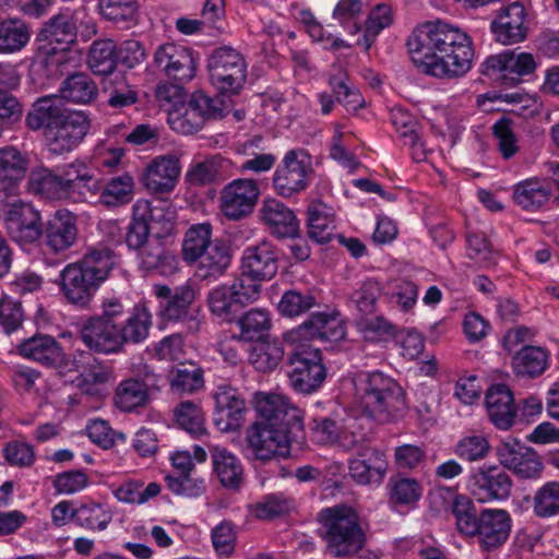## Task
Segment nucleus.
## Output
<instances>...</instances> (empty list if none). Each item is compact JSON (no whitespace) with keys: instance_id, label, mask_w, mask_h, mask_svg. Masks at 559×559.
Listing matches in <instances>:
<instances>
[{"instance_id":"f257e3e1","label":"nucleus","mask_w":559,"mask_h":559,"mask_svg":"<svg viewBox=\"0 0 559 559\" xmlns=\"http://www.w3.org/2000/svg\"><path fill=\"white\" fill-rule=\"evenodd\" d=\"M407 47L418 70L437 79L464 76L475 58L471 36L459 26L439 19L417 25Z\"/></svg>"},{"instance_id":"f03ea898","label":"nucleus","mask_w":559,"mask_h":559,"mask_svg":"<svg viewBox=\"0 0 559 559\" xmlns=\"http://www.w3.org/2000/svg\"><path fill=\"white\" fill-rule=\"evenodd\" d=\"M28 188L47 200L82 202L95 194L98 180L86 164L74 160L56 169L34 168L28 177Z\"/></svg>"},{"instance_id":"7ed1b4c3","label":"nucleus","mask_w":559,"mask_h":559,"mask_svg":"<svg viewBox=\"0 0 559 559\" xmlns=\"http://www.w3.org/2000/svg\"><path fill=\"white\" fill-rule=\"evenodd\" d=\"M355 395L364 415L380 424L394 423L406 414L405 392L392 377L360 372L354 377Z\"/></svg>"},{"instance_id":"20e7f679","label":"nucleus","mask_w":559,"mask_h":559,"mask_svg":"<svg viewBox=\"0 0 559 559\" xmlns=\"http://www.w3.org/2000/svg\"><path fill=\"white\" fill-rule=\"evenodd\" d=\"M124 316V307L117 298L105 299L102 313L90 317L80 330L82 342L91 350L110 355L122 353L119 321Z\"/></svg>"},{"instance_id":"39448f33","label":"nucleus","mask_w":559,"mask_h":559,"mask_svg":"<svg viewBox=\"0 0 559 559\" xmlns=\"http://www.w3.org/2000/svg\"><path fill=\"white\" fill-rule=\"evenodd\" d=\"M287 358L286 374L292 389L301 394H312L326 379L322 353L309 344H295Z\"/></svg>"},{"instance_id":"423d86ee","label":"nucleus","mask_w":559,"mask_h":559,"mask_svg":"<svg viewBox=\"0 0 559 559\" xmlns=\"http://www.w3.org/2000/svg\"><path fill=\"white\" fill-rule=\"evenodd\" d=\"M305 436L295 437L289 430L276 428L267 421H254L246 431L247 448L259 461H270L275 457H287L293 443L301 445Z\"/></svg>"},{"instance_id":"0eeeda50","label":"nucleus","mask_w":559,"mask_h":559,"mask_svg":"<svg viewBox=\"0 0 559 559\" xmlns=\"http://www.w3.org/2000/svg\"><path fill=\"white\" fill-rule=\"evenodd\" d=\"M162 389V377L150 366L143 365L133 377L118 383L114 404L126 413H140L146 408Z\"/></svg>"},{"instance_id":"6e6552de","label":"nucleus","mask_w":559,"mask_h":559,"mask_svg":"<svg viewBox=\"0 0 559 559\" xmlns=\"http://www.w3.org/2000/svg\"><path fill=\"white\" fill-rule=\"evenodd\" d=\"M225 116V105L219 98H212L202 91L191 94L180 109L168 115L170 128L181 134L198 132L206 120L219 119Z\"/></svg>"},{"instance_id":"1a4fd4ad","label":"nucleus","mask_w":559,"mask_h":559,"mask_svg":"<svg viewBox=\"0 0 559 559\" xmlns=\"http://www.w3.org/2000/svg\"><path fill=\"white\" fill-rule=\"evenodd\" d=\"M211 83L221 92L238 94L247 80L243 56L233 47L216 48L209 59Z\"/></svg>"},{"instance_id":"9d476101","label":"nucleus","mask_w":559,"mask_h":559,"mask_svg":"<svg viewBox=\"0 0 559 559\" xmlns=\"http://www.w3.org/2000/svg\"><path fill=\"white\" fill-rule=\"evenodd\" d=\"M313 173L311 156L304 148L288 151L273 175V187L278 195L292 198L309 186Z\"/></svg>"},{"instance_id":"9b49d317","label":"nucleus","mask_w":559,"mask_h":559,"mask_svg":"<svg viewBox=\"0 0 559 559\" xmlns=\"http://www.w3.org/2000/svg\"><path fill=\"white\" fill-rule=\"evenodd\" d=\"M254 408L260 417L258 421H267L276 428L287 429L295 437L305 436L304 412L285 395L257 392Z\"/></svg>"},{"instance_id":"f8f14e48","label":"nucleus","mask_w":559,"mask_h":559,"mask_svg":"<svg viewBox=\"0 0 559 559\" xmlns=\"http://www.w3.org/2000/svg\"><path fill=\"white\" fill-rule=\"evenodd\" d=\"M346 326L336 310L313 312L298 326L284 333L286 343L306 344L308 341L322 340L337 342L345 337Z\"/></svg>"},{"instance_id":"ddd939ff","label":"nucleus","mask_w":559,"mask_h":559,"mask_svg":"<svg viewBox=\"0 0 559 559\" xmlns=\"http://www.w3.org/2000/svg\"><path fill=\"white\" fill-rule=\"evenodd\" d=\"M4 225L8 236L21 247L36 243L44 235L41 214L28 202L16 201L9 204Z\"/></svg>"},{"instance_id":"4468645a","label":"nucleus","mask_w":559,"mask_h":559,"mask_svg":"<svg viewBox=\"0 0 559 559\" xmlns=\"http://www.w3.org/2000/svg\"><path fill=\"white\" fill-rule=\"evenodd\" d=\"M259 195L260 189L254 179H234L221 191L219 210L229 221H241L253 212Z\"/></svg>"},{"instance_id":"2eb2a0df","label":"nucleus","mask_w":559,"mask_h":559,"mask_svg":"<svg viewBox=\"0 0 559 559\" xmlns=\"http://www.w3.org/2000/svg\"><path fill=\"white\" fill-rule=\"evenodd\" d=\"M154 62L168 79L185 84L195 76L198 56L191 48L168 43L156 49Z\"/></svg>"},{"instance_id":"dca6fc26","label":"nucleus","mask_w":559,"mask_h":559,"mask_svg":"<svg viewBox=\"0 0 559 559\" xmlns=\"http://www.w3.org/2000/svg\"><path fill=\"white\" fill-rule=\"evenodd\" d=\"M90 129V119L79 110H69L50 132H45L48 151L53 155H63L76 148Z\"/></svg>"},{"instance_id":"f3484780","label":"nucleus","mask_w":559,"mask_h":559,"mask_svg":"<svg viewBox=\"0 0 559 559\" xmlns=\"http://www.w3.org/2000/svg\"><path fill=\"white\" fill-rule=\"evenodd\" d=\"M152 296L157 301V317L165 322H178L188 317L197 294L188 283L175 288L166 284H154Z\"/></svg>"},{"instance_id":"a211bd4d","label":"nucleus","mask_w":559,"mask_h":559,"mask_svg":"<svg viewBox=\"0 0 559 559\" xmlns=\"http://www.w3.org/2000/svg\"><path fill=\"white\" fill-rule=\"evenodd\" d=\"M213 397L216 427L223 432L237 431L243 424L247 411L245 396L230 384H221Z\"/></svg>"},{"instance_id":"6ab92c4d","label":"nucleus","mask_w":559,"mask_h":559,"mask_svg":"<svg viewBox=\"0 0 559 559\" xmlns=\"http://www.w3.org/2000/svg\"><path fill=\"white\" fill-rule=\"evenodd\" d=\"M500 463L521 478L539 476L543 463L531 448L513 438H507L497 448Z\"/></svg>"},{"instance_id":"aec40b11","label":"nucleus","mask_w":559,"mask_h":559,"mask_svg":"<svg viewBox=\"0 0 559 559\" xmlns=\"http://www.w3.org/2000/svg\"><path fill=\"white\" fill-rule=\"evenodd\" d=\"M510 476L498 466L480 467L468 477L467 488L480 502L502 500L510 496Z\"/></svg>"},{"instance_id":"412c9836","label":"nucleus","mask_w":559,"mask_h":559,"mask_svg":"<svg viewBox=\"0 0 559 559\" xmlns=\"http://www.w3.org/2000/svg\"><path fill=\"white\" fill-rule=\"evenodd\" d=\"M483 67L485 75L499 73L502 80L515 84L520 82L522 75L534 72L536 62L530 52L507 49L501 53L488 57Z\"/></svg>"},{"instance_id":"4be33fe9","label":"nucleus","mask_w":559,"mask_h":559,"mask_svg":"<svg viewBox=\"0 0 559 559\" xmlns=\"http://www.w3.org/2000/svg\"><path fill=\"white\" fill-rule=\"evenodd\" d=\"M60 292L66 300L79 308H87L100 286L78 264L70 263L60 272Z\"/></svg>"},{"instance_id":"5701e85b","label":"nucleus","mask_w":559,"mask_h":559,"mask_svg":"<svg viewBox=\"0 0 559 559\" xmlns=\"http://www.w3.org/2000/svg\"><path fill=\"white\" fill-rule=\"evenodd\" d=\"M241 270L245 276L260 281L272 280L278 270V252L273 243L262 240L242 252Z\"/></svg>"},{"instance_id":"b1692460","label":"nucleus","mask_w":559,"mask_h":559,"mask_svg":"<svg viewBox=\"0 0 559 559\" xmlns=\"http://www.w3.org/2000/svg\"><path fill=\"white\" fill-rule=\"evenodd\" d=\"M488 417L493 426L501 430H508L514 425L516 406L512 391L502 383L488 388L485 397Z\"/></svg>"},{"instance_id":"393cba45","label":"nucleus","mask_w":559,"mask_h":559,"mask_svg":"<svg viewBox=\"0 0 559 559\" xmlns=\"http://www.w3.org/2000/svg\"><path fill=\"white\" fill-rule=\"evenodd\" d=\"M260 218L270 234L277 238H294L299 234V222L294 212L276 199L265 200Z\"/></svg>"},{"instance_id":"a878e982","label":"nucleus","mask_w":559,"mask_h":559,"mask_svg":"<svg viewBox=\"0 0 559 559\" xmlns=\"http://www.w3.org/2000/svg\"><path fill=\"white\" fill-rule=\"evenodd\" d=\"M162 207L153 206L148 200L140 199L132 207V218L127 227L126 243L130 250L141 248L154 238L150 237L151 223L159 218Z\"/></svg>"},{"instance_id":"bb28decb","label":"nucleus","mask_w":559,"mask_h":559,"mask_svg":"<svg viewBox=\"0 0 559 559\" xmlns=\"http://www.w3.org/2000/svg\"><path fill=\"white\" fill-rule=\"evenodd\" d=\"M180 174L179 159L174 155L158 156L145 168L142 182L154 193L170 192Z\"/></svg>"},{"instance_id":"cd10ccee","label":"nucleus","mask_w":559,"mask_h":559,"mask_svg":"<svg viewBox=\"0 0 559 559\" xmlns=\"http://www.w3.org/2000/svg\"><path fill=\"white\" fill-rule=\"evenodd\" d=\"M47 247L55 253L71 248L78 239V225L75 216L67 211L59 210L44 227Z\"/></svg>"},{"instance_id":"c85d7f7f","label":"nucleus","mask_w":559,"mask_h":559,"mask_svg":"<svg viewBox=\"0 0 559 559\" xmlns=\"http://www.w3.org/2000/svg\"><path fill=\"white\" fill-rule=\"evenodd\" d=\"M354 451L357 457L349 461L350 476L361 485L380 483L386 471L384 452L372 447Z\"/></svg>"},{"instance_id":"c756f323","label":"nucleus","mask_w":559,"mask_h":559,"mask_svg":"<svg viewBox=\"0 0 559 559\" xmlns=\"http://www.w3.org/2000/svg\"><path fill=\"white\" fill-rule=\"evenodd\" d=\"M526 11L519 2L502 10L491 23V31L498 41L510 45L523 40L526 36Z\"/></svg>"},{"instance_id":"7c9ffc66","label":"nucleus","mask_w":559,"mask_h":559,"mask_svg":"<svg viewBox=\"0 0 559 559\" xmlns=\"http://www.w3.org/2000/svg\"><path fill=\"white\" fill-rule=\"evenodd\" d=\"M451 511L456 524H510L511 518L503 509H483L478 512L473 500L466 495L454 496Z\"/></svg>"},{"instance_id":"2f4dec72","label":"nucleus","mask_w":559,"mask_h":559,"mask_svg":"<svg viewBox=\"0 0 559 559\" xmlns=\"http://www.w3.org/2000/svg\"><path fill=\"white\" fill-rule=\"evenodd\" d=\"M27 158L14 146L0 148V192L16 195L27 170Z\"/></svg>"},{"instance_id":"473e14b6","label":"nucleus","mask_w":559,"mask_h":559,"mask_svg":"<svg viewBox=\"0 0 559 559\" xmlns=\"http://www.w3.org/2000/svg\"><path fill=\"white\" fill-rule=\"evenodd\" d=\"M81 13V11L69 8L60 10L44 24L41 36L49 44L61 45L60 50L66 51L76 40Z\"/></svg>"},{"instance_id":"72a5a7b5","label":"nucleus","mask_w":559,"mask_h":559,"mask_svg":"<svg viewBox=\"0 0 559 559\" xmlns=\"http://www.w3.org/2000/svg\"><path fill=\"white\" fill-rule=\"evenodd\" d=\"M69 110L62 107L61 99L57 96H44L38 98L27 111L25 124L32 131L45 129L50 132Z\"/></svg>"},{"instance_id":"f704fd0d","label":"nucleus","mask_w":559,"mask_h":559,"mask_svg":"<svg viewBox=\"0 0 559 559\" xmlns=\"http://www.w3.org/2000/svg\"><path fill=\"white\" fill-rule=\"evenodd\" d=\"M17 349L23 357L47 367H61L64 360L60 344L47 334H36L23 341Z\"/></svg>"},{"instance_id":"c9c22d12","label":"nucleus","mask_w":559,"mask_h":559,"mask_svg":"<svg viewBox=\"0 0 559 559\" xmlns=\"http://www.w3.org/2000/svg\"><path fill=\"white\" fill-rule=\"evenodd\" d=\"M213 474L219 484L230 490L238 489L243 481V466L238 456L224 447L210 449Z\"/></svg>"},{"instance_id":"e433bc0d","label":"nucleus","mask_w":559,"mask_h":559,"mask_svg":"<svg viewBox=\"0 0 559 559\" xmlns=\"http://www.w3.org/2000/svg\"><path fill=\"white\" fill-rule=\"evenodd\" d=\"M320 535L326 542L328 550L336 556H350L365 545L366 534L361 526H326Z\"/></svg>"},{"instance_id":"4c0bfd02","label":"nucleus","mask_w":559,"mask_h":559,"mask_svg":"<svg viewBox=\"0 0 559 559\" xmlns=\"http://www.w3.org/2000/svg\"><path fill=\"white\" fill-rule=\"evenodd\" d=\"M551 198V187L544 179L533 177L513 186L512 200L520 209L535 213L540 211Z\"/></svg>"},{"instance_id":"58836bf2","label":"nucleus","mask_w":559,"mask_h":559,"mask_svg":"<svg viewBox=\"0 0 559 559\" xmlns=\"http://www.w3.org/2000/svg\"><path fill=\"white\" fill-rule=\"evenodd\" d=\"M152 326V313L147 301L143 300L134 305L127 319H120L119 331L122 349L127 344H140L144 342Z\"/></svg>"},{"instance_id":"ea45409f","label":"nucleus","mask_w":559,"mask_h":559,"mask_svg":"<svg viewBox=\"0 0 559 559\" xmlns=\"http://www.w3.org/2000/svg\"><path fill=\"white\" fill-rule=\"evenodd\" d=\"M307 234L317 243H326L336 229L333 210L323 202L316 201L307 209Z\"/></svg>"},{"instance_id":"a19ab883","label":"nucleus","mask_w":559,"mask_h":559,"mask_svg":"<svg viewBox=\"0 0 559 559\" xmlns=\"http://www.w3.org/2000/svg\"><path fill=\"white\" fill-rule=\"evenodd\" d=\"M230 261L229 248L221 240H214L213 245L198 258L197 275L201 280H217L226 272Z\"/></svg>"},{"instance_id":"79ce46f5","label":"nucleus","mask_w":559,"mask_h":559,"mask_svg":"<svg viewBox=\"0 0 559 559\" xmlns=\"http://www.w3.org/2000/svg\"><path fill=\"white\" fill-rule=\"evenodd\" d=\"M134 251L143 271L165 274L175 269L176 257L156 238Z\"/></svg>"},{"instance_id":"37998d69","label":"nucleus","mask_w":559,"mask_h":559,"mask_svg":"<svg viewBox=\"0 0 559 559\" xmlns=\"http://www.w3.org/2000/svg\"><path fill=\"white\" fill-rule=\"evenodd\" d=\"M170 390L175 394H192L204 385L203 369L194 364H179L167 374Z\"/></svg>"},{"instance_id":"c03bdc74","label":"nucleus","mask_w":559,"mask_h":559,"mask_svg":"<svg viewBox=\"0 0 559 559\" xmlns=\"http://www.w3.org/2000/svg\"><path fill=\"white\" fill-rule=\"evenodd\" d=\"M284 347L276 338H261L249 352V362L262 372L274 370L284 357Z\"/></svg>"},{"instance_id":"a18cd8bd","label":"nucleus","mask_w":559,"mask_h":559,"mask_svg":"<svg viewBox=\"0 0 559 559\" xmlns=\"http://www.w3.org/2000/svg\"><path fill=\"white\" fill-rule=\"evenodd\" d=\"M31 39L28 24L21 19H5L0 22V53L21 51Z\"/></svg>"},{"instance_id":"49530a36","label":"nucleus","mask_w":559,"mask_h":559,"mask_svg":"<svg viewBox=\"0 0 559 559\" xmlns=\"http://www.w3.org/2000/svg\"><path fill=\"white\" fill-rule=\"evenodd\" d=\"M512 367L516 376L536 378L548 367V353L538 346H524L513 356Z\"/></svg>"},{"instance_id":"de8ad7c7","label":"nucleus","mask_w":559,"mask_h":559,"mask_svg":"<svg viewBox=\"0 0 559 559\" xmlns=\"http://www.w3.org/2000/svg\"><path fill=\"white\" fill-rule=\"evenodd\" d=\"M102 16L117 27L129 29L138 23V2L135 0H99Z\"/></svg>"},{"instance_id":"09e8293b","label":"nucleus","mask_w":559,"mask_h":559,"mask_svg":"<svg viewBox=\"0 0 559 559\" xmlns=\"http://www.w3.org/2000/svg\"><path fill=\"white\" fill-rule=\"evenodd\" d=\"M206 300L212 314L226 322H231L242 308L229 284H222L211 289Z\"/></svg>"},{"instance_id":"8fccbe9b","label":"nucleus","mask_w":559,"mask_h":559,"mask_svg":"<svg viewBox=\"0 0 559 559\" xmlns=\"http://www.w3.org/2000/svg\"><path fill=\"white\" fill-rule=\"evenodd\" d=\"M212 225L194 224L188 228L182 241V258L186 262H197L198 258L213 245Z\"/></svg>"},{"instance_id":"3c124183","label":"nucleus","mask_w":559,"mask_h":559,"mask_svg":"<svg viewBox=\"0 0 559 559\" xmlns=\"http://www.w3.org/2000/svg\"><path fill=\"white\" fill-rule=\"evenodd\" d=\"M240 329V335L234 336L235 341H258L271 329V316L270 312L262 308H252L243 313L237 321Z\"/></svg>"},{"instance_id":"603ef678","label":"nucleus","mask_w":559,"mask_h":559,"mask_svg":"<svg viewBox=\"0 0 559 559\" xmlns=\"http://www.w3.org/2000/svg\"><path fill=\"white\" fill-rule=\"evenodd\" d=\"M370 419L366 415L360 418L353 414L344 417L341 445L352 451L370 447Z\"/></svg>"},{"instance_id":"864d4df0","label":"nucleus","mask_w":559,"mask_h":559,"mask_svg":"<svg viewBox=\"0 0 559 559\" xmlns=\"http://www.w3.org/2000/svg\"><path fill=\"white\" fill-rule=\"evenodd\" d=\"M74 263L100 285L112 270L115 257L108 248L91 249L80 261Z\"/></svg>"},{"instance_id":"5fc2aeb1","label":"nucleus","mask_w":559,"mask_h":559,"mask_svg":"<svg viewBox=\"0 0 559 559\" xmlns=\"http://www.w3.org/2000/svg\"><path fill=\"white\" fill-rule=\"evenodd\" d=\"M60 92L64 99L78 104H88L96 98L98 88L86 73L78 72L63 81Z\"/></svg>"},{"instance_id":"6e6d98bb","label":"nucleus","mask_w":559,"mask_h":559,"mask_svg":"<svg viewBox=\"0 0 559 559\" xmlns=\"http://www.w3.org/2000/svg\"><path fill=\"white\" fill-rule=\"evenodd\" d=\"M116 45L111 39L95 40L88 51L87 63L97 75L111 74L117 64Z\"/></svg>"},{"instance_id":"4d7b16f0","label":"nucleus","mask_w":559,"mask_h":559,"mask_svg":"<svg viewBox=\"0 0 559 559\" xmlns=\"http://www.w3.org/2000/svg\"><path fill=\"white\" fill-rule=\"evenodd\" d=\"M160 492V485L152 481L144 486L139 479H126L119 486L112 487L114 496L121 502L143 504Z\"/></svg>"},{"instance_id":"13d9d810","label":"nucleus","mask_w":559,"mask_h":559,"mask_svg":"<svg viewBox=\"0 0 559 559\" xmlns=\"http://www.w3.org/2000/svg\"><path fill=\"white\" fill-rule=\"evenodd\" d=\"M390 488L389 501L394 506L416 504L421 495L423 486L416 478L395 476L388 484Z\"/></svg>"},{"instance_id":"bf43d9fd","label":"nucleus","mask_w":559,"mask_h":559,"mask_svg":"<svg viewBox=\"0 0 559 559\" xmlns=\"http://www.w3.org/2000/svg\"><path fill=\"white\" fill-rule=\"evenodd\" d=\"M133 191V178L124 173L108 180L100 194V200L107 206H120L132 200Z\"/></svg>"},{"instance_id":"052dcab7","label":"nucleus","mask_w":559,"mask_h":559,"mask_svg":"<svg viewBox=\"0 0 559 559\" xmlns=\"http://www.w3.org/2000/svg\"><path fill=\"white\" fill-rule=\"evenodd\" d=\"M178 426L185 429L194 438L206 435L204 414L199 404L192 401H185L177 405L174 411Z\"/></svg>"},{"instance_id":"680f3d73","label":"nucleus","mask_w":559,"mask_h":559,"mask_svg":"<svg viewBox=\"0 0 559 559\" xmlns=\"http://www.w3.org/2000/svg\"><path fill=\"white\" fill-rule=\"evenodd\" d=\"M319 306L318 298L308 290H286L278 302L277 309L283 317H299Z\"/></svg>"},{"instance_id":"e2e57ef3","label":"nucleus","mask_w":559,"mask_h":559,"mask_svg":"<svg viewBox=\"0 0 559 559\" xmlns=\"http://www.w3.org/2000/svg\"><path fill=\"white\" fill-rule=\"evenodd\" d=\"M381 295V284L374 278H366L352 293L350 300L361 316H369L376 311L377 301Z\"/></svg>"},{"instance_id":"0e129e2a","label":"nucleus","mask_w":559,"mask_h":559,"mask_svg":"<svg viewBox=\"0 0 559 559\" xmlns=\"http://www.w3.org/2000/svg\"><path fill=\"white\" fill-rule=\"evenodd\" d=\"M462 535L477 537L480 546L492 549L502 545L510 535V526H457Z\"/></svg>"},{"instance_id":"69168bd1","label":"nucleus","mask_w":559,"mask_h":559,"mask_svg":"<svg viewBox=\"0 0 559 559\" xmlns=\"http://www.w3.org/2000/svg\"><path fill=\"white\" fill-rule=\"evenodd\" d=\"M534 513L539 518L559 514V481H549L534 496Z\"/></svg>"},{"instance_id":"338daca9","label":"nucleus","mask_w":559,"mask_h":559,"mask_svg":"<svg viewBox=\"0 0 559 559\" xmlns=\"http://www.w3.org/2000/svg\"><path fill=\"white\" fill-rule=\"evenodd\" d=\"M364 338L371 342L384 341L394 336L396 326L383 317L361 316L356 322Z\"/></svg>"},{"instance_id":"774afa93","label":"nucleus","mask_w":559,"mask_h":559,"mask_svg":"<svg viewBox=\"0 0 559 559\" xmlns=\"http://www.w3.org/2000/svg\"><path fill=\"white\" fill-rule=\"evenodd\" d=\"M488 452L489 442L481 435L465 436L454 447L455 455L467 462L480 461Z\"/></svg>"}]
</instances>
